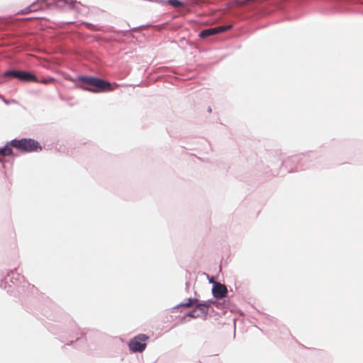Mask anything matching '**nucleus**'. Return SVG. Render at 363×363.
I'll use <instances>...</instances> for the list:
<instances>
[{
  "label": "nucleus",
  "mask_w": 363,
  "mask_h": 363,
  "mask_svg": "<svg viewBox=\"0 0 363 363\" xmlns=\"http://www.w3.org/2000/svg\"><path fill=\"white\" fill-rule=\"evenodd\" d=\"M74 81H79L84 84L93 86L97 89V91H105L109 90L111 87V84L108 82L94 77L79 76Z\"/></svg>",
  "instance_id": "f257e3e1"
},
{
  "label": "nucleus",
  "mask_w": 363,
  "mask_h": 363,
  "mask_svg": "<svg viewBox=\"0 0 363 363\" xmlns=\"http://www.w3.org/2000/svg\"><path fill=\"white\" fill-rule=\"evenodd\" d=\"M11 145L14 147L25 150L26 152H33L38 149L41 150L39 143L33 139H14L11 141Z\"/></svg>",
  "instance_id": "f03ea898"
},
{
  "label": "nucleus",
  "mask_w": 363,
  "mask_h": 363,
  "mask_svg": "<svg viewBox=\"0 0 363 363\" xmlns=\"http://www.w3.org/2000/svg\"><path fill=\"white\" fill-rule=\"evenodd\" d=\"M148 339V336L145 334H139L138 335L132 338L129 343L128 347L133 352H142L146 348L145 341Z\"/></svg>",
  "instance_id": "7ed1b4c3"
},
{
  "label": "nucleus",
  "mask_w": 363,
  "mask_h": 363,
  "mask_svg": "<svg viewBox=\"0 0 363 363\" xmlns=\"http://www.w3.org/2000/svg\"><path fill=\"white\" fill-rule=\"evenodd\" d=\"M4 76L16 77L23 82H39L33 74L26 71L8 70L4 72Z\"/></svg>",
  "instance_id": "20e7f679"
},
{
  "label": "nucleus",
  "mask_w": 363,
  "mask_h": 363,
  "mask_svg": "<svg viewBox=\"0 0 363 363\" xmlns=\"http://www.w3.org/2000/svg\"><path fill=\"white\" fill-rule=\"evenodd\" d=\"M232 28V25H228V26H217L214 28H211L208 29H205L202 30L199 33V36L201 38H206L210 35H216L220 33L225 32Z\"/></svg>",
  "instance_id": "39448f33"
},
{
  "label": "nucleus",
  "mask_w": 363,
  "mask_h": 363,
  "mask_svg": "<svg viewBox=\"0 0 363 363\" xmlns=\"http://www.w3.org/2000/svg\"><path fill=\"white\" fill-rule=\"evenodd\" d=\"M210 282H213L214 284V286L212 289V294L215 298H220L226 296L228 290L225 285L221 284L220 283H216L211 280L210 281Z\"/></svg>",
  "instance_id": "423d86ee"
},
{
  "label": "nucleus",
  "mask_w": 363,
  "mask_h": 363,
  "mask_svg": "<svg viewBox=\"0 0 363 363\" xmlns=\"http://www.w3.org/2000/svg\"><path fill=\"white\" fill-rule=\"evenodd\" d=\"M211 303H214V301L208 300L196 305L195 308L197 310L199 314H201V317H206L207 315Z\"/></svg>",
  "instance_id": "0eeeda50"
},
{
  "label": "nucleus",
  "mask_w": 363,
  "mask_h": 363,
  "mask_svg": "<svg viewBox=\"0 0 363 363\" xmlns=\"http://www.w3.org/2000/svg\"><path fill=\"white\" fill-rule=\"evenodd\" d=\"M44 0H37L36 1L33 2L32 4L28 6V7L23 9L20 12L22 14H27L30 12L38 11L42 8L41 5H40L41 1H43Z\"/></svg>",
  "instance_id": "6e6552de"
},
{
  "label": "nucleus",
  "mask_w": 363,
  "mask_h": 363,
  "mask_svg": "<svg viewBox=\"0 0 363 363\" xmlns=\"http://www.w3.org/2000/svg\"><path fill=\"white\" fill-rule=\"evenodd\" d=\"M196 302H198V300L196 298H189L187 299V301L182 302V303L177 304V306H175L174 307V308H179L181 307L189 308L193 304L196 303Z\"/></svg>",
  "instance_id": "1a4fd4ad"
},
{
  "label": "nucleus",
  "mask_w": 363,
  "mask_h": 363,
  "mask_svg": "<svg viewBox=\"0 0 363 363\" xmlns=\"http://www.w3.org/2000/svg\"><path fill=\"white\" fill-rule=\"evenodd\" d=\"M0 155L2 156H9L12 155V150L8 145H6L0 148Z\"/></svg>",
  "instance_id": "9d476101"
},
{
  "label": "nucleus",
  "mask_w": 363,
  "mask_h": 363,
  "mask_svg": "<svg viewBox=\"0 0 363 363\" xmlns=\"http://www.w3.org/2000/svg\"><path fill=\"white\" fill-rule=\"evenodd\" d=\"M167 3L172 5L173 7H179L184 5V4L179 0H168L167 1Z\"/></svg>",
  "instance_id": "9b49d317"
},
{
  "label": "nucleus",
  "mask_w": 363,
  "mask_h": 363,
  "mask_svg": "<svg viewBox=\"0 0 363 363\" xmlns=\"http://www.w3.org/2000/svg\"><path fill=\"white\" fill-rule=\"evenodd\" d=\"M186 316L190 317V318H196L201 317V314H199V313L197 312V310H196V308H194V310L189 311L186 314Z\"/></svg>",
  "instance_id": "f8f14e48"
},
{
  "label": "nucleus",
  "mask_w": 363,
  "mask_h": 363,
  "mask_svg": "<svg viewBox=\"0 0 363 363\" xmlns=\"http://www.w3.org/2000/svg\"><path fill=\"white\" fill-rule=\"evenodd\" d=\"M15 275L18 277L17 280H18L21 278L20 274H18L16 272V269H14L13 271L11 272V274H9V277L11 276V279H14Z\"/></svg>",
  "instance_id": "ddd939ff"
},
{
  "label": "nucleus",
  "mask_w": 363,
  "mask_h": 363,
  "mask_svg": "<svg viewBox=\"0 0 363 363\" xmlns=\"http://www.w3.org/2000/svg\"><path fill=\"white\" fill-rule=\"evenodd\" d=\"M54 81V79L52 78H48V79H43L40 81L41 83L43 84H48L51 82H53Z\"/></svg>",
  "instance_id": "4468645a"
},
{
  "label": "nucleus",
  "mask_w": 363,
  "mask_h": 363,
  "mask_svg": "<svg viewBox=\"0 0 363 363\" xmlns=\"http://www.w3.org/2000/svg\"><path fill=\"white\" fill-rule=\"evenodd\" d=\"M83 89H85V90H87V91H94V92H95V91H95V90H94V89H89V88H86V87H83Z\"/></svg>",
  "instance_id": "2eb2a0df"
},
{
  "label": "nucleus",
  "mask_w": 363,
  "mask_h": 363,
  "mask_svg": "<svg viewBox=\"0 0 363 363\" xmlns=\"http://www.w3.org/2000/svg\"><path fill=\"white\" fill-rule=\"evenodd\" d=\"M1 286L2 288H4V289H6L7 288V286L6 285H3L2 284H1Z\"/></svg>",
  "instance_id": "dca6fc26"
}]
</instances>
